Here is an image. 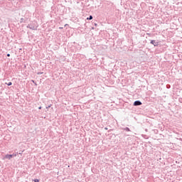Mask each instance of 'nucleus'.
I'll use <instances>...</instances> for the list:
<instances>
[{"label": "nucleus", "mask_w": 182, "mask_h": 182, "mask_svg": "<svg viewBox=\"0 0 182 182\" xmlns=\"http://www.w3.org/2000/svg\"><path fill=\"white\" fill-rule=\"evenodd\" d=\"M43 73H37V75H42Z\"/></svg>", "instance_id": "obj_15"}, {"label": "nucleus", "mask_w": 182, "mask_h": 182, "mask_svg": "<svg viewBox=\"0 0 182 182\" xmlns=\"http://www.w3.org/2000/svg\"><path fill=\"white\" fill-rule=\"evenodd\" d=\"M30 29H31L32 31H36L38 29V27L35 24L32 23L31 24Z\"/></svg>", "instance_id": "obj_4"}, {"label": "nucleus", "mask_w": 182, "mask_h": 182, "mask_svg": "<svg viewBox=\"0 0 182 182\" xmlns=\"http://www.w3.org/2000/svg\"><path fill=\"white\" fill-rule=\"evenodd\" d=\"M170 87H171V85H166V88H167V89H170Z\"/></svg>", "instance_id": "obj_10"}, {"label": "nucleus", "mask_w": 182, "mask_h": 182, "mask_svg": "<svg viewBox=\"0 0 182 182\" xmlns=\"http://www.w3.org/2000/svg\"><path fill=\"white\" fill-rule=\"evenodd\" d=\"M16 157V154H6L4 159H7L8 160H11L12 157Z\"/></svg>", "instance_id": "obj_1"}, {"label": "nucleus", "mask_w": 182, "mask_h": 182, "mask_svg": "<svg viewBox=\"0 0 182 182\" xmlns=\"http://www.w3.org/2000/svg\"><path fill=\"white\" fill-rule=\"evenodd\" d=\"M33 83H35V85L36 86V83L35 82V80H32Z\"/></svg>", "instance_id": "obj_16"}, {"label": "nucleus", "mask_w": 182, "mask_h": 182, "mask_svg": "<svg viewBox=\"0 0 182 182\" xmlns=\"http://www.w3.org/2000/svg\"><path fill=\"white\" fill-rule=\"evenodd\" d=\"M20 23H26V20H25L23 18H21L20 19Z\"/></svg>", "instance_id": "obj_5"}, {"label": "nucleus", "mask_w": 182, "mask_h": 182, "mask_svg": "<svg viewBox=\"0 0 182 182\" xmlns=\"http://www.w3.org/2000/svg\"><path fill=\"white\" fill-rule=\"evenodd\" d=\"M93 19V16L90 15L89 17L87 18V21H92Z\"/></svg>", "instance_id": "obj_7"}, {"label": "nucleus", "mask_w": 182, "mask_h": 182, "mask_svg": "<svg viewBox=\"0 0 182 182\" xmlns=\"http://www.w3.org/2000/svg\"><path fill=\"white\" fill-rule=\"evenodd\" d=\"M6 56H7V58H9V57L11 56V54L7 53V54H6Z\"/></svg>", "instance_id": "obj_12"}, {"label": "nucleus", "mask_w": 182, "mask_h": 182, "mask_svg": "<svg viewBox=\"0 0 182 182\" xmlns=\"http://www.w3.org/2000/svg\"><path fill=\"white\" fill-rule=\"evenodd\" d=\"M95 26H97V23H95Z\"/></svg>", "instance_id": "obj_18"}, {"label": "nucleus", "mask_w": 182, "mask_h": 182, "mask_svg": "<svg viewBox=\"0 0 182 182\" xmlns=\"http://www.w3.org/2000/svg\"><path fill=\"white\" fill-rule=\"evenodd\" d=\"M179 102H180V103H182V98L179 99Z\"/></svg>", "instance_id": "obj_14"}, {"label": "nucleus", "mask_w": 182, "mask_h": 182, "mask_svg": "<svg viewBox=\"0 0 182 182\" xmlns=\"http://www.w3.org/2000/svg\"><path fill=\"white\" fill-rule=\"evenodd\" d=\"M33 181H34V182H39V179H34V180H33Z\"/></svg>", "instance_id": "obj_9"}, {"label": "nucleus", "mask_w": 182, "mask_h": 182, "mask_svg": "<svg viewBox=\"0 0 182 182\" xmlns=\"http://www.w3.org/2000/svg\"><path fill=\"white\" fill-rule=\"evenodd\" d=\"M38 109L41 110V109H42V107H39Z\"/></svg>", "instance_id": "obj_17"}, {"label": "nucleus", "mask_w": 182, "mask_h": 182, "mask_svg": "<svg viewBox=\"0 0 182 182\" xmlns=\"http://www.w3.org/2000/svg\"><path fill=\"white\" fill-rule=\"evenodd\" d=\"M122 130H124L125 132H131L130 131V128H129V127H125V128H122Z\"/></svg>", "instance_id": "obj_6"}, {"label": "nucleus", "mask_w": 182, "mask_h": 182, "mask_svg": "<svg viewBox=\"0 0 182 182\" xmlns=\"http://www.w3.org/2000/svg\"><path fill=\"white\" fill-rule=\"evenodd\" d=\"M27 28H29V29H31V24L27 25Z\"/></svg>", "instance_id": "obj_13"}, {"label": "nucleus", "mask_w": 182, "mask_h": 182, "mask_svg": "<svg viewBox=\"0 0 182 182\" xmlns=\"http://www.w3.org/2000/svg\"><path fill=\"white\" fill-rule=\"evenodd\" d=\"M143 105L142 102H141L140 100H136V101H134L133 105L134 106H141Z\"/></svg>", "instance_id": "obj_2"}, {"label": "nucleus", "mask_w": 182, "mask_h": 182, "mask_svg": "<svg viewBox=\"0 0 182 182\" xmlns=\"http://www.w3.org/2000/svg\"><path fill=\"white\" fill-rule=\"evenodd\" d=\"M150 43L154 46H159V41H156V40H151Z\"/></svg>", "instance_id": "obj_3"}, {"label": "nucleus", "mask_w": 182, "mask_h": 182, "mask_svg": "<svg viewBox=\"0 0 182 182\" xmlns=\"http://www.w3.org/2000/svg\"><path fill=\"white\" fill-rule=\"evenodd\" d=\"M52 107V105H50L48 107H46V109H50V107Z\"/></svg>", "instance_id": "obj_11"}, {"label": "nucleus", "mask_w": 182, "mask_h": 182, "mask_svg": "<svg viewBox=\"0 0 182 182\" xmlns=\"http://www.w3.org/2000/svg\"><path fill=\"white\" fill-rule=\"evenodd\" d=\"M105 130H107V127H105Z\"/></svg>", "instance_id": "obj_19"}, {"label": "nucleus", "mask_w": 182, "mask_h": 182, "mask_svg": "<svg viewBox=\"0 0 182 182\" xmlns=\"http://www.w3.org/2000/svg\"><path fill=\"white\" fill-rule=\"evenodd\" d=\"M6 85H7V86H12V82H9L8 83H6Z\"/></svg>", "instance_id": "obj_8"}]
</instances>
